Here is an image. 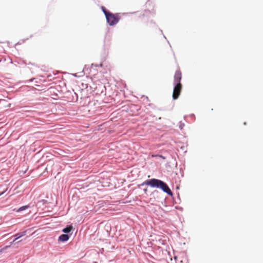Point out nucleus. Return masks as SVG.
Here are the masks:
<instances>
[{"label": "nucleus", "instance_id": "10", "mask_svg": "<svg viewBox=\"0 0 263 263\" xmlns=\"http://www.w3.org/2000/svg\"><path fill=\"white\" fill-rule=\"evenodd\" d=\"M8 247H9V246H6V247H5V248L3 249L2 250H4V249H7V248H8Z\"/></svg>", "mask_w": 263, "mask_h": 263}, {"label": "nucleus", "instance_id": "2", "mask_svg": "<svg viewBox=\"0 0 263 263\" xmlns=\"http://www.w3.org/2000/svg\"><path fill=\"white\" fill-rule=\"evenodd\" d=\"M103 11L106 16L107 23L110 26H113L118 23L120 19V16L119 13H112L107 12L104 8H103Z\"/></svg>", "mask_w": 263, "mask_h": 263}, {"label": "nucleus", "instance_id": "9", "mask_svg": "<svg viewBox=\"0 0 263 263\" xmlns=\"http://www.w3.org/2000/svg\"><path fill=\"white\" fill-rule=\"evenodd\" d=\"M6 191H7V189H6L5 191H3V192H0V196H1V195L3 194H4V193Z\"/></svg>", "mask_w": 263, "mask_h": 263}, {"label": "nucleus", "instance_id": "7", "mask_svg": "<svg viewBox=\"0 0 263 263\" xmlns=\"http://www.w3.org/2000/svg\"><path fill=\"white\" fill-rule=\"evenodd\" d=\"M72 226H68L63 230V232L64 233H69L71 231V230H72Z\"/></svg>", "mask_w": 263, "mask_h": 263}, {"label": "nucleus", "instance_id": "8", "mask_svg": "<svg viewBox=\"0 0 263 263\" xmlns=\"http://www.w3.org/2000/svg\"><path fill=\"white\" fill-rule=\"evenodd\" d=\"M28 208H29V206L28 205L23 206H21V208H20L19 209L17 210V211L18 212L22 211H23L24 210L28 209Z\"/></svg>", "mask_w": 263, "mask_h": 263}, {"label": "nucleus", "instance_id": "6", "mask_svg": "<svg viewBox=\"0 0 263 263\" xmlns=\"http://www.w3.org/2000/svg\"><path fill=\"white\" fill-rule=\"evenodd\" d=\"M69 239V236L67 234H62L59 237V240L61 241H65Z\"/></svg>", "mask_w": 263, "mask_h": 263}, {"label": "nucleus", "instance_id": "11", "mask_svg": "<svg viewBox=\"0 0 263 263\" xmlns=\"http://www.w3.org/2000/svg\"><path fill=\"white\" fill-rule=\"evenodd\" d=\"M147 191V189H144V192H146Z\"/></svg>", "mask_w": 263, "mask_h": 263}, {"label": "nucleus", "instance_id": "5", "mask_svg": "<svg viewBox=\"0 0 263 263\" xmlns=\"http://www.w3.org/2000/svg\"><path fill=\"white\" fill-rule=\"evenodd\" d=\"M26 234V231H24V232H20V233H17L15 235H14V237H15V239L13 241V242H11V244H12L13 242H14L15 240H16L17 239H18V238H20V237H23L24 236H25V235Z\"/></svg>", "mask_w": 263, "mask_h": 263}, {"label": "nucleus", "instance_id": "1", "mask_svg": "<svg viewBox=\"0 0 263 263\" xmlns=\"http://www.w3.org/2000/svg\"><path fill=\"white\" fill-rule=\"evenodd\" d=\"M143 184L149 185L152 187L160 188L164 192L168 195H172V192L167 186V185L162 181L156 179H152L145 181Z\"/></svg>", "mask_w": 263, "mask_h": 263}, {"label": "nucleus", "instance_id": "4", "mask_svg": "<svg viewBox=\"0 0 263 263\" xmlns=\"http://www.w3.org/2000/svg\"><path fill=\"white\" fill-rule=\"evenodd\" d=\"M182 78L181 72L180 70H178L176 71L175 75H174V83L175 84H178V83H180V81Z\"/></svg>", "mask_w": 263, "mask_h": 263}, {"label": "nucleus", "instance_id": "3", "mask_svg": "<svg viewBox=\"0 0 263 263\" xmlns=\"http://www.w3.org/2000/svg\"><path fill=\"white\" fill-rule=\"evenodd\" d=\"M182 89V85L181 83H178V84H176L173 90V98L174 100H176L178 98L180 92Z\"/></svg>", "mask_w": 263, "mask_h": 263}]
</instances>
